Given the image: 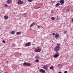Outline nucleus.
<instances>
[{"label": "nucleus", "mask_w": 73, "mask_h": 73, "mask_svg": "<svg viewBox=\"0 0 73 73\" xmlns=\"http://www.w3.org/2000/svg\"><path fill=\"white\" fill-rule=\"evenodd\" d=\"M23 66H29L31 65V64L27 62H25L23 64Z\"/></svg>", "instance_id": "nucleus-1"}, {"label": "nucleus", "mask_w": 73, "mask_h": 73, "mask_svg": "<svg viewBox=\"0 0 73 73\" xmlns=\"http://www.w3.org/2000/svg\"><path fill=\"white\" fill-rule=\"evenodd\" d=\"M55 52H58L60 50V47H56L54 49Z\"/></svg>", "instance_id": "nucleus-2"}, {"label": "nucleus", "mask_w": 73, "mask_h": 73, "mask_svg": "<svg viewBox=\"0 0 73 73\" xmlns=\"http://www.w3.org/2000/svg\"><path fill=\"white\" fill-rule=\"evenodd\" d=\"M18 3L19 4H22L24 3V2L20 0H19L18 1Z\"/></svg>", "instance_id": "nucleus-3"}, {"label": "nucleus", "mask_w": 73, "mask_h": 73, "mask_svg": "<svg viewBox=\"0 0 73 73\" xmlns=\"http://www.w3.org/2000/svg\"><path fill=\"white\" fill-rule=\"evenodd\" d=\"M59 3L61 4V5H63L64 3V0H61L60 1Z\"/></svg>", "instance_id": "nucleus-4"}, {"label": "nucleus", "mask_w": 73, "mask_h": 73, "mask_svg": "<svg viewBox=\"0 0 73 73\" xmlns=\"http://www.w3.org/2000/svg\"><path fill=\"white\" fill-rule=\"evenodd\" d=\"M40 72L42 73H45V71L43 69H40Z\"/></svg>", "instance_id": "nucleus-5"}, {"label": "nucleus", "mask_w": 73, "mask_h": 73, "mask_svg": "<svg viewBox=\"0 0 73 73\" xmlns=\"http://www.w3.org/2000/svg\"><path fill=\"white\" fill-rule=\"evenodd\" d=\"M41 51V49L40 48L38 49L35 50V52H40Z\"/></svg>", "instance_id": "nucleus-6"}, {"label": "nucleus", "mask_w": 73, "mask_h": 73, "mask_svg": "<svg viewBox=\"0 0 73 73\" xmlns=\"http://www.w3.org/2000/svg\"><path fill=\"white\" fill-rule=\"evenodd\" d=\"M59 56V55H58V54H56L54 55V58H57V57H58Z\"/></svg>", "instance_id": "nucleus-7"}, {"label": "nucleus", "mask_w": 73, "mask_h": 73, "mask_svg": "<svg viewBox=\"0 0 73 73\" xmlns=\"http://www.w3.org/2000/svg\"><path fill=\"white\" fill-rule=\"evenodd\" d=\"M35 25V23L34 22H33L30 25V27H32L33 26H34Z\"/></svg>", "instance_id": "nucleus-8"}, {"label": "nucleus", "mask_w": 73, "mask_h": 73, "mask_svg": "<svg viewBox=\"0 0 73 73\" xmlns=\"http://www.w3.org/2000/svg\"><path fill=\"white\" fill-rule=\"evenodd\" d=\"M59 37V35L58 34H56L55 35V37L56 38H57L58 37Z\"/></svg>", "instance_id": "nucleus-9"}, {"label": "nucleus", "mask_w": 73, "mask_h": 73, "mask_svg": "<svg viewBox=\"0 0 73 73\" xmlns=\"http://www.w3.org/2000/svg\"><path fill=\"white\" fill-rule=\"evenodd\" d=\"M30 45V43L28 42L26 44L25 46H29Z\"/></svg>", "instance_id": "nucleus-10"}, {"label": "nucleus", "mask_w": 73, "mask_h": 73, "mask_svg": "<svg viewBox=\"0 0 73 73\" xmlns=\"http://www.w3.org/2000/svg\"><path fill=\"white\" fill-rule=\"evenodd\" d=\"M12 1L11 0H8L7 1V3L9 4H10V3H12Z\"/></svg>", "instance_id": "nucleus-11"}, {"label": "nucleus", "mask_w": 73, "mask_h": 73, "mask_svg": "<svg viewBox=\"0 0 73 73\" xmlns=\"http://www.w3.org/2000/svg\"><path fill=\"white\" fill-rule=\"evenodd\" d=\"M4 19L5 20H7L8 19V17L7 16H5L4 17Z\"/></svg>", "instance_id": "nucleus-12"}, {"label": "nucleus", "mask_w": 73, "mask_h": 73, "mask_svg": "<svg viewBox=\"0 0 73 73\" xmlns=\"http://www.w3.org/2000/svg\"><path fill=\"white\" fill-rule=\"evenodd\" d=\"M60 4V3L59 2L58 3L55 5V7H58V6H59Z\"/></svg>", "instance_id": "nucleus-13"}, {"label": "nucleus", "mask_w": 73, "mask_h": 73, "mask_svg": "<svg viewBox=\"0 0 73 73\" xmlns=\"http://www.w3.org/2000/svg\"><path fill=\"white\" fill-rule=\"evenodd\" d=\"M11 35H14L15 33V31H12L11 32Z\"/></svg>", "instance_id": "nucleus-14"}, {"label": "nucleus", "mask_w": 73, "mask_h": 73, "mask_svg": "<svg viewBox=\"0 0 73 73\" xmlns=\"http://www.w3.org/2000/svg\"><path fill=\"white\" fill-rule=\"evenodd\" d=\"M48 66V65L46 64V65H45L43 67H42L43 68V69H45V68H46V67Z\"/></svg>", "instance_id": "nucleus-15"}, {"label": "nucleus", "mask_w": 73, "mask_h": 73, "mask_svg": "<svg viewBox=\"0 0 73 73\" xmlns=\"http://www.w3.org/2000/svg\"><path fill=\"white\" fill-rule=\"evenodd\" d=\"M21 31L17 32V35H20L21 34Z\"/></svg>", "instance_id": "nucleus-16"}, {"label": "nucleus", "mask_w": 73, "mask_h": 73, "mask_svg": "<svg viewBox=\"0 0 73 73\" xmlns=\"http://www.w3.org/2000/svg\"><path fill=\"white\" fill-rule=\"evenodd\" d=\"M36 59H40V57L38 56L36 57Z\"/></svg>", "instance_id": "nucleus-17"}, {"label": "nucleus", "mask_w": 73, "mask_h": 73, "mask_svg": "<svg viewBox=\"0 0 73 73\" xmlns=\"http://www.w3.org/2000/svg\"><path fill=\"white\" fill-rule=\"evenodd\" d=\"M62 65H59L58 66V68H62Z\"/></svg>", "instance_id": "nucleus-18"}, {"label": "nucleus", "mask_w": 73, "mask_h": 73, "mask_svg": "<svg viewBox=\"0 0 73 73\" xmlns=\"http://www.w3.org/2000/svg\"><path fill=\"white\" fill-rule=\"evenodd\" d=\"M51 19L52 20H55V18H54V17H53L51 18Z\"/></svg>", "instance_id": "nucleus-19"}, {"label": "nucleus", "mask_w": 73, "mask_h": 73, "mask_svg": "<svg viewBox=\"0 0 73 73\" xmlns=\"http://www.w3.org/2000/svg\"><path fill=\"white\" fill-rule=\"evenodd\" d=\"M50 69H51L52 70L53 69V66H51L50 67Z\"/></svg>", "instance_id": "nucleus-20"}, {"label": "nucleus", "mask_w": 73, "mask_h": 73, "mask_svg": "<svg viewBox=\"0 0 73 73\" xmlns=\"http://www.w3.org/2000/svg\"><path fill=\"white\" fill-rule=\"evenodd\" d=\"M60 45V43H58L57 44V47H59V46Z\"/></svg>", "instance_id": "nucleus-21"}, {"label": "nucleus", "mask_w": 73, "mask_h": 73, "mask_svg": "<svg viewBox=\"0 0 73 73\" xmlns=\"http://www.w3.org/2000/svg\"><path fill=\"white\" fill-rule=\"evenodd\" d=\"M35 61H36V62H39V60L36 59V60Z\"/></svg>", "instance_id": "nucleus-22"}, {"label": "nucleus", "mask_w": 73, "mask_h": 73, "mask_svg": "<svg viewBox=\"0 0 73 73\" xmlns=\"http://www.w3.org/2000/svg\"><path fill=\"white\" fill-rule=\"evenodd\" d=\"M69 9H67V10H66V12H69Z\"/></svg>", "instance_id": "nucleus-23"}, {"label": "nucleus", "mask_w": 73, "mask_h": 73, "mask_svg": "<svg viewBox=\"0 0 73 73\" xmlns=\"http://www.w3.org/2000/svg\"><path fill=\"white\" fill-rule=\"evenodd\" d=\"M4 7H8V5H7V4H5Z\"/></svg>", "instance_id": "nucleus-24"}, {"label": "nucleus", "mask_w": 73, "mask_h": 73, "mask_svg": "<svg viewBox=\"0 0 73 73\" xmlns=\"http://www.w3.org/2000/svg\"><path fill=\"white\" fill-rule=\"evenodd\" d=\"M28 1L29 2H32V0H28Z\"/></svg>", "instance_id": "nucleus-25"}, {"label": "nucleus", "mask_w": 73, "mask_h": 73, "mask_svg": "<svg viewBox=\"0 0 73 73\" xmlns=\"http://www.w3.org/2000/svg\"><path fill=\"white\" fill-rule=\"evenodd\" d=\"M2 42H3V43H5V40H3L2 41Z\"/></svg>", "instance_id": "nucleus-26"}, {"label": "nucleus", "mask_w": 73, "mask_h": 73, "mask_svg": "<svg viewBox=\"0 0 73 73\" xmlns=\"http://www.w3.org/2000/svg\"><path fill=\"white\" fill-rule=\"evenodd\" d=\"M67 32V31H66L64 32V34H65Z\"/></svg>", "instance_id": "nucleus-27"}, {"label": "nucleus", "mask_w": 73, "mask_h": 73, "mask_svg": "<svg viewBox=\"0 0 73 73\" xmlns=\"http://www.w3.org/2000/svg\"><path fill=\"white\" fill-rule=\"evenodd\" d=\"M40 26L38 25V26H37V27H38V28H39V29H40Z\"/></svg>", "instance_id": "nucleus-28"}, {"label": "nucleus", "mask_w": 73, "mask_h": 73, "mask_svg": "<svg viewBox=\"0 0 73 73\" xmlns=\"http://www.w3.org/2000/svg\"><path fill=\"white\" fill-rule=\"evenodd\" d=\"M52 35H53V36H54V35H55V33H53L52 34Z\"/></svg>", "instance_id": "nucleus-29"}, {"label": "nucleus", "mask_w": 73, "mask_h": 73, "mask_svg": "<svg viewBox=\"0 0 73 73\" xmlns=\"http://www.w3.org/2000/svg\"><path fill=\"white\" fill-rule=\"evenodd\" d=\"M67 72H68L67 71H65L64 72V73H67Z\"/></svg>", "instance_id": "nucleus-30"}, {"label": "nucleus", "mask_w": 73, "mask_h": 73, "mask_svg": "<svg viewBox=\"0 0 73 73\" xmlns=\"http://www.w3.org/2000/svg\"><path fill=\"white\" fill-rule=\"evenodd\" d=\"M72 23H73V19H72Z\"/></svg>", "instance_id": "nucleus-31"}, {"label": "nucleus", "mask_w": 73, "mask_h": 73, "mask_svg": "<svg viewBox=\"0 0 73 73\" xmlns=\"http://www.w3.org/2000/svg\"><path fill=\"white\" fill-rule=\"evenodd\" d=\"M57 18H58V16H57L56 17Z\"/></svg>", "instance_id": "nucleus-32"}, {"label": "nucleus", "mask_w": 73, "mask_h": 73, "mask_svg": "<svg viewBox=\"0 0 73 73\" xmlns=\"http://www.w3.org/2000/svg\"><path fill=\"white\" fill-rule=\"evenodd\" d=\"M2 56H4V54H1Z\"/></svg>", "instance_id": "nucleus-33"}, {"label": "nucleus", "mask_w": 73, "mask_h": 73, "mask_svg": "<svg viewBox=\"0 0 73 73\" xmlns=\"http://www.w3.org/2000/svg\"><path fill=\"white\" fill-rule=\"evenodd\" d=\"M45 70H47V69L46 68H45Z\"/></svg>", "instance_id": "nucleus-34"}, {"label": "nucleus", "mask_w": 73, "mask_h": 73, "mask_svg": "<svg viewBox=\"0 0 73 73\" xmlns=\"http://www.w3.org/2000/svg\"><path fill=\"white\" fill-rule=\"evenodd\" d=\"M32 29L31 28L30 29V30L31 31V30H32Z\"/></svg>", "instance_id": "nucleus-35"}, {"label": "nucleus", "mask_w": 73, "mask_h": 73, "mask_svg": "<svg viewBox=\"0 0 73 73\" xmlns=\"http://www.w3.org/2000/svg\"><path fill=\"white\" fill-rule=\"evenodd\" d=\"M7 62V63H8V61H7V62Z\"/></svg>", "instance_id": "nucleus-36"}, {"label": "nucleus", "mask_w": 73, "mask_h": 73, "mask_svg": "<svg viewBox=\"0 0 73 73\" xmlns=\"http://www.w3.org/2000/svg\"><path fill=\"white\" fill-rule=\"evenodd\" d=\"M58 73H61V72H60Z\"/></svg>", "instance_id": "nucleus-37"}, {"label": "nucleus", "mask_w": 73, "mask_h": 73, "mask_svg": "<svg viewBox=\"0 0 73 73\" xmlns=\"http://www.w3.org/2000/svg\"><path fill=\"white\" fill-rule=\"evenodd\" d=\"M71 11H72V12H73V10H71Z\"/></svg>", "instance_id": "nucleus-38"}, {"label": "nucleus", "mask_w": 73, "mask_h": 73, "mask_svg": "<svg viewBox=\"0 0 73 73\" xmlns=\"http://www.w3.org/2000/svg\"><path fill=\"white\" fill-rule=\"evenodd\" d=\"M23 15H25V14H23Z\"/></svg>", "instance_id": "nucleus-39"}, {"label": "nucleus", "mask_w": 73, "mask_h": 73, "mask_svg": "<svg viewBox=\"0 0 73 73\" xmlns=\"http://www.w3.org/2000/svg\"><path fill=\"white\" fill-rule=\"evenodd\" d=\"M51 13H53V11H51Z\"/></svg>", "instance_id": "nucleus-40"}, {"label": "nucleus", "mask_w": 73, "mask_h": 73, "mask_svg": "<svg viewBox=\"0 0 73 73\" xmlns=\"http://www.w3.org/2000/svg\"><path fill=\"white\" fill-rule=\"evenodd\" d=\"M5 73H8V72H5Z\"/></svg>", "instance_id": "nucleus-41"}, {"label": "nucleus", "mask_w": 73, "mask_h": 73, "mask_svg": "<svg viewBox=\"0 0 73 73\" xmlns=\"http://www.w3.org/2000/svg\"><path fill=\"white\" fill-rule=\"evenodd\" d=\"M56 19H57V20H58V19L57 18Z\"/></svg>", "instance_id": "nucleus-42"}, {"label": "nucleus", "mask_w": 73, "mask_h": 73, "mask_svg": "<svg viewBox=\"0 0 73 73\" xmlns=\"http://www.w3.org/2000/svg\"><path fill=\"white\" fill-rule=\"evenodd\" d=\"M13 14H15V13H13Z\"/></svg>", "instance_id": "nucleus-43"}]
</instances>
